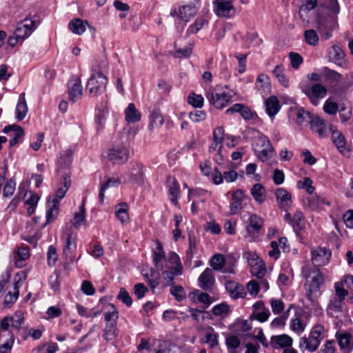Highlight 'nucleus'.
<instances>
[{"label": "nucleus", "instance_id": "nucleus-27", "mask_svg": "<svg viewBox=\"0 0 353 353\" xmlns=\"http://www.w3.org/2000/svg\"><path fill=\"white\" fill-rule=\"evenodd\" d=\"M48 210L46 212V223L54 221L59 214V201L57 198H49L47 202Z\"/></svg>", "mask_w": 353, "mask_h": 353}, {"label": "nucleus", "instance_id": "nucleus-3", "mask_svg": "<svg viewBox=\"0 0 353 353\" xmlns=\"http://www.w3.org/2000/svg\"><path fill=\"white\" fill-rule=\"evenodd\" d=\"M63 243V254L65 260L72 263L74 260V251L77 248V234L74 233L71 226L66 227L61 236Z\"/></svg>", "mask_w": 353, "mask_h": 353}, {"label": "nucleus", "instance_id": "nucleus-10", "mask_svg": "<svg viewBox=\"0 0 353 353\" xmlns=\"http://www.w3.org/2000/svg\"><path fill=\"white\" fill-rule=\"evenodd\" d=\"M222 168H214L212 174V180L214 184L220 185L225 181L227 183L234 182L239 176V174L233 170H230L228 171H223Z\"/></svg>", "mask_w": 353, "mask_h": 353}, {"label": "nucleus", "instance_id": "nucleus-61", "mask_svg": "<svg viewBox=\"0 0 353 353\" xmlns=\"http://www.w3.org/2000/svg\"><path fill=\"white\" fill-rule=\"evenodd\" d=\"M112 310L105 312L104 314V319L106 322V325L114 323L117 324L118 319V312L113 305H111Z\"/></svg>", "mask_w": 353, "mask_h": 353}, {"label": "nucleus", "instance_id": "nucleus-52", "mask_svg": "<svg viewBox=\"0 0 353 353\" xmlns=\"http://www.w3.org/2000/svg\"><path fill=\"white\" fill-rule=\"evenodd\" d=\"M256 86L264 92H269L271 88L269 77L265 74H259L256 79Z\"/></svg>", "mask_w": 353, "mask_h": 353}, {"label": "nucleus", "instance_id": "nucleus-55", "mask_svg": "<svg viewBox=\"0 0 353 353\" xmlns=\"http://www.w3.org/2000/svg\"><path fill=\"white\" fill-rule=\"evenodd\" d=\"M11 317V327L19 330L24 323V316L21 311H16Z\"/></svg>", "mask_w": 353, "mask_h": 353}, {"label": "nucleus", "instance_id": "nucleus-42", "mask_svg": "<svg viewBox=\"0 0 353 353\" xmlns=\"http://www.w3.org/2000/svg\"><path fill=\"white\" fill-rule=\"evenodd\" d=\"M168 261L170 263L175 265V267H168V268L170 270H175L176 275H181L183 274V266L179 255L174 252H170L168 256Z\"/></svg>", "mask_w": 353, "mask_h": 353}, {"label": "nucleus", "instance_id": "nucleus-35", "mask_svg": "<svg viewBox=\"0 0 353 353\" xmlns=\"http://www.w3.org/2000/svg\"><path fill=\"white\" fill-rule=\"evenodd\" d=\"M321 74L325 81L330 83H337L340 82L342 79V76L340 73L327 67H323L321 69Z\"/></svg>", "mask_w": 353, "mask_h": 353}, {"label": "nucleus", "instance_id": "nucleus-26", "mask_svg": "<svg viewBox=\"0 0 353 353\" xmlns=\"http://www.w3.org/2000/svg\"><path fill=\"white\" fill-rule=\"evenodd\" d=\"M265 112L268 116L273 119L279 112L281 105L278 98L272 95L265 101Z\"/></svg>", "mask_w": 353, "mask_h": 353}, {"label": "nucleus", "instance_id": "nucleus-2", "mask_svg": "<svg viewBox=\"0 0 353 353\" xmlns=\"http://www.w3.org/2000/svg\"><path fill=\"white\" fill-rule=\"evenodd\" d=\"M299 88L314 106H317L327 94V88L321 83L303 82L299 84Z\"/></svg>", "mask_w": 353, "mask_h": 353}, {"label": "nucleus", "instance_id": "nucleus-25", "mask_svg": "<svg viewBox=\"0 0 353 353\" xmlns=\"http://www.w3.org/2000/svg\"><path fill=\"white\" fill-rule=\"evenodd\" d=\"M310 128L314 130L320 138H324L327 136V129L325 125L324 120L317 115H314L310 121Z\"/></svg>", "mask_w": 353, "mask_h": 353}, {"label": "nucleus", "instance_id": "nucleus-21", "mask_svg": "<svg viewBox=\"0 0 353 353\" xmlns=\"http://www.w3.org/2000/svg\"><path fill=\"white\" fill-rule=\"evenodd\" d=\"M335 22L330 18H320L318 21L317 30L321 34L325 39H328L332 37V31L334 28Z\"/></svg>", "mask_w": 353, "mask_h": 353}, {"label": "nucleus", "instance_id": "nucleus-46", "mask_svg": "<svg viewBox=\"0 0 353 353\" xmlns=\"http://www.w3.org/2000/svg\"><path fill=\"white\" fill-rule=\"evenodd\" d=\"M292 226L296 233L304 228L305 217L301 211L298 210L294 212Z\"/></svg>", "mask_w": 353, "mask_h": 353}, {"label": "nucleus", "instance_id": "nucleus-47", "mask_svg": "<svg viewBox=\"0 0 353 353\" xmlns=\"http://www.w3.org/2000/svg\"><path fill=\"white\" fill-rule=\"evenodd\" d=\"M174 48L175 50L172 54L175 58H187L190 57L192 53V46L190 43L184 48H180L178 47L177 43L175 42L174 44Z\"/></svg>", "mask_w": 353, "mask_h": 353}, {"label": "nucleus", "instance_id": "nucleus-41", "mask_svg": "<svg viewBox=\"0 0 353 353\" xmlns=\"http://www.w3.org/2000/svg\"><path fill=\"white\" fill-rule=\"evenodd\" d=\"M128 210V205L126 203L124 202L119 203L116 207V216L121 222L122 224L126 223L129 221Z\"/></svg>", "mask_w": 353, "mask_h": 353}, {"label": "nucleus", "instance_id": "nucleus-9", "mask_svg": "<svg viewBox=\"0 0 353 353\" xmlns=\"http://www.w3.org/2000/svg\"><path fill=\"white\" fill-rule=\"evenodd\" d=\"M214 13L221 17L232 18L235 15L236 10L233 0H213Z\"/></svg>", "mask_w": 353, "mask_h": 353}, {"label": "nucleus", "instance_id": "nucleus-17", "mask_svg": "<svg viewBox=\"0 0 353 353\" xmlns=\"http://www.w3.org/2000/svg\"><path fill=\"white\" fill-rule=\"evenodd\" d=\"M130 180L138 185H142L144 181V167L139 162H132L131 168L128 172Z\"/></svg>", "mask_w": 353, "mask_h": 353}, {"label": "nucleus", "instance_id": "nucleus-16", "mask_svg": "<svg viewBox=\"0 0 353 353\" xmlns=\"http://www.w3.org/2000/svg\"><path fill=\"white\" fill-rule=\"evenodd\" d=\"M169 197L171 203L176 205L180 196V185L176 179L172 176H168L166 181Z\"/></svg>", "mask_w": 353, "mask_h": 353}, {"label": "nucleus", "instance_id": "nucleus-23", "mask_svg": "<svg viewBox=\"0 0 353 353\" xmlns=\"http://www.w3.org/2000/svg\"><path fill=\"white\" fill-rule=\"evenodd\" d=\"M260 141L262 143L263 148L261 151H259L257 156L261 161L265 162L272 158L274 154V151L270 140L266 137H261Z\"/></svg>", "mask_w": 353, "mask_h": 353}, {"label": "nucleus", "instance_id": "nucleus-29", "mask_svg": "<svg viewBox=\"0 0 353 353\" xmlns=\"http://www.w3.org/2000/svg\"><path fill=\"white\" fill-rule=\"evenodd\" d=\"M343 300L334 297L327 307V312L329 316L334 318H339V314L342 312Z\"/></svg>", "mask_w": 353, "mask_h": 353}, {"label": "nucleus", "instance_id": "nucleus-50", "mask_svg": "<svg viewBox=\"0 0 353 353\" xmlns=\"http://www.w3.org/2000/svg\"><path fill=\"white\" fill-rule=\"evenodd\" d=\"M266 267L262 261L256 262L251 265L250 272L259 279L263 278L266 273Z\"/></svg>", "mask_w": 353, "mask_h": 353}, {"label": "nucleus", "instance_id": "nucleus-28", "mask_svg": "<svg viewBox=\"0 0 353 353\" xmlns=\"http://www.w3.org/2000/svg\"><path fill=\"white\" fill-rule=\"evenodd\" d=\"M263 225V219L255 214H252L248 219L247 232L250 234H257L262 228Z\"/></svg>", "mask_w": 353, "mask_h": 353}, {"label": "nucleus", "instance_id": "nucleus-11", "mask_svg": "<svg viewBox=\"0 0 353 353\" xmlns=\"http://www.w3.org/2000/svg\"><path fill=\"white\" fill-rule=\"evenodd\" d=\"M27 277L26 274L24 272H21V276L17 274L15 276V281L14 284V292H9L5 296L3 301V307L6 308H10L14 303L17 300L19 296V288L22 285L23 281L26 280Z\"/></svg>", "mask_w": 353, "mask_h": 353}, {"label": "nucleus", "instance_id": "nucleus-13", "mask_svg": "<svg viewBox=\"0 0 353 353\" xmlns=\"http://www.w3.org/2000/svg\"><path fill=\"white\" fill-rule=\"evenodd\" d=\"M330 130H332V141L338 151L343 156L348 155L350 150L347 146L345 135L342 132L338 130H332V128H330Z\"/></svg>", "mask_w": 353, "mask_h": 353}, {"label": "nucleus", "instance_id": "nucleus-6", "mask_svg": "<svg viewBox=\"0 0 353 353\" xmlns=\"http://www.w3.org/2000/svg\"><path fill=\"white\" fill-rule=\"evenodd\" d=\"M197 12V9L195 6H183L179 8L178 10H172L170 12L171 16L176 17L180 21L176 23L177 30L181 33L183 31L186 23L194 17Z\"/></svg>", "mask_w": 353, "mask_h": 353}, {"label": "nucleus", "instance_id": "nucleus-15", "mask_svg": "<svg viewBox=\"0 0 353 353\" xmlns=\"http://www.w3.org/2000/svg\"><path fill=\"white\" fill-rule=\"evenodd\" d=\"M199 287L205 291H210L215 284L214 274L212 269L206 268L198 279Z\"/></svg>", "mask_w": 353, "mask_h": 353}, {"label": "nucleus", "instance_id": "nucleus-33", "mask_svg": "<svg viewBox=\"0 0 353 353\" xmlns=\"http://www.w3.org/2000/svg\"><path fill=\"white\" fill-rule=\"evenodd\" d=\"M28 112V105L25 99V93H21L19 97L18 103L16 106V119L22 121Z\"/></svg>", "mask_w": 353, "mask_h": 353}, {"label": "nucleus", "instance_id": "nucleus-32", "mask_svg": "<svg viewBox=\"0 0 353 353\" xmlns=\"http://www.w3.org/2000/svg\"><path fill=\"white\" fill-rule=\"evenodd\" d=\"M141 113L136 108L135 105L133 103L128 104L127 108L125 110V119L126 122L136 123L141 119Z\"/></svg>", "mask_w": 353, "mask_h": 353}, {"label": "nucleus", "instance_id": "nucleus-51", "mask_svg": "<svg viewBox=\"0 0 353 353\" xmlns=\"http://www.w3.org/2000/svg\"><path fill=\"white\" fill-rule=\"evenodd\" d=\"M284 72V68L281 65H277L273 70V74L282 85L288 87L289 81L285 75Z\"/></svg>", "mask_w": 353, "mask_h": 353}, {"label": "nucleus", "instance_id": "nucleus-53", "mask_svg": "<svg viewBox=\"0 0 353 353\" xmlns=\"http://www.w3.org/2000/svg\"><path fill=\"white\" fill-rule=\"evenodd\" d=\"M164 119L161 112L157 110H154L150 116V129L152 130L154 128L162 125Z\"/></svg>", "mask_w": 353, "mask_h": 353}, {"label": "nucleus", "instance_id": "nucleus-48", "mask_svg": "<svg viewBox=\"0 0 353 353\" xmlns=\"http://www.w3.org/2000/svg\"><path fill=\"white\" fill-rule=\"evenodd\" d=\"M98 111L99 112L96 114L95 121L97 125L102 128L103 126L106 115L108 112L107 101L102 102L100 106H98Z\"/></svg>", "mask_w": 353, "mask_h": 353}, {"label": "nucleus", "instance_id": "nucleus-54", "mask_svg": "<svg viewBox=\"0 0 353 353\" xmlns=\"http://www.w3.org/2000/svg\"><path fill=\"white\" fill-rule=\"evenodd\" d=\"M305 42L310 46H316L319 43V36L315 30H307L304 32Z\"/></svg>", "mask_w": 353, "mask_h": 353}, {"label": "nucleus", "instance_id": "nucleus-38", "mask_svg": "<svg viewBox=\"0 0 353 353\" xmlns=\"http://www.w3.org/2000/svg\"><path fill=\"white\" fill-rule=\"evenodd\" d=\"M84 202L85 201L83 200L82 204L79 207V211L74 214L73 219L71 221L72 224L76 229H79L81 225L85 224V208Z\"/></svg>", "mask_w": 353, "mask_h": 353}, {"label": "nucleus", "instance_id": "nucleus-24", "mask_svg": "<svg viewBox=\"0 0 353 353\" xmlns=\"http://www.w3.org/2000/svg\"><path fill=\"white\" fill-rule=\"evenodd\" d=\"M156 248L152 251V259L155 267L159 270H163L162 261L165 259V253L163 245L159 240L155 241Z\"/></svg>", "mask_w": 353, "mask_h": 353}, {"label": "nucleus", "instance_id": "nucleus-63", "mask_svg": "<svg viewBox=\"0 0 353 353\" xmlns=\"http://www.w3.org/2000/svg\"><path fill=\"white\" fill-rule=\"evenodd\" d=\"M47 257L48 265L54 266L58 259V254L56 248L53 245L48 248Z\"/></svg>", "mask_w": 353, "mask_h": 353}, {"label": "nucleus", "instance_id": "nucleus-8", "mask_svg": "<svg viewBox=\"0 0 353 353\" xmlns=\"http://www.w3.org/2000/svg\"><path fill=\"white\" fill-rule=\"evenodd\" d=\"M108 158L114 164H123L129 159V151L123 144L114 145L109 149Z\"/></svg>", "mask_w": 353, "mask_h": 353}, {"label": "nucleus", "instance_id": "nucleus-5", "mask_svg": "<svg viewBox=\"0 0 353 353\" xmlns=\"http://www.w3.org/2000/svg\"><path fill=\"white\" fill-rule=\"evenodd\" d=\"M108 82V80L105 75L101 72H96L88 79L86 90L91 95L97 97L105 90Z\"/></svg>", "mask_w": 353, "mask_h": 353}, {"label": "nucleus", "instance_id": "nucleus-45", "mask_svg": "<svg viewBox=\"0 0 353 353\" xmlns=\"http://www.w3.org/2000/svg\"><path fill=\"white\" fill-rule=\"evenodd\" d=\"M118 336V330L117 324L112 323L106 325L104 330L103 337L107 341H114Z\"/></svg>", "mask_w": 353, "mask_h": 353}, {"label": "nucleus", "instance_id": "nucleus-22", "mask_svg": "<svg viewBox=\"0 0 353 353\" xmlns=\"http://www.w3.org/2000/svg\"><path fill=\"white\" fill-rule=\"evenodd\" d=\"M276 201L281 209L288 211L292 204V196L289 192L283 188H278L275 191Z\"/></svg>", "mask_w": 353, "mask_h": 353}, {"label": "nucleus", "instance_id": "nucleus-18", "mask_svg": "<svg viewBox=\"0 0 353 353\" xmlns=\"http://www.w3.org/2000/svg\"><path fill=\"white\" fill-rule=\"evenodd\" d=\"M68 92L69 100L72 103H74L77 99H80L83 94L82 85L80 79H71L68 83Z\"/></svg>", "mask_w": 353, "mask_h": 353}, {"label": "nucleus", "instance_id": "nucleus-20", "mask_svg": "<svg viewBox=\"0 0 353 353\" xmlns=\"http://www.w3.org/2000/svg\"><path fill=\"white\" fill-rule=\"evenodd\" d=\"M225 287L226 291L234 299L243 298L246 295L243 285L236 281H227L225 282Z\"/></svg>", "mask_w": 353, "mask_h": 353}, {"label": "nucleus", "instance_id": "nucleus-59", "mask_svg": "<svg viewBox=\"0 0 353 353\" xmlns=\"http://www.w3.org/2000/svg\"><path fill=\"white\" fill-rule=\"evenodd\" d=\"M296 115V123L299 125H302L307 119H309L310 121L311 118L314 117V115H312L310 112L306 111L303 108L297 110Z\"/></svg>", "mask_w": 353, "mask_h": 353}, {"label": "nucleus", "instance_id": "nucleus-40", "mask_svg": "<svg viewBox=\"0 0 353 353\" xmlns=\"http://www.w3.org/2000/svg\"><path fill=\"white\" fill-rule=\"evenodd\" d=\"M218 338L219 334L214 331L213 327L210 326L207 328V332L203 342L207 343L210 347L214 348L219 345Z\"/></svg>", "mask_w": 353, "mask_h": 353}, {"label": "nucleus", "instance_id": "nucleus-56", "mask_svg": "<svg viewBox=\"0 0 353 353\" xmlns=\"http://www.w3.org/2000/svg\"><path fill=\"white\" fill-rule=\"evenodd\" d=\"M297 187L299 189H304L305 191L312 194L314 192V187L312 185V180L310 177H305L303 181L297 182Z\"/></svg>", "mask_w": 353, "mask_h": 353}, {"label": "nucleus", "instance_id": "nucleus-30", "mask_svg": "<svg viewBox=\"0 0 353 353\" xmlns=\"http://www.w3.org/2000/svg\"><path fill=\"white\" fill-rule=\"evenodd\" d=\"M121 183L120 179L119 178H110L105 177V180L101 183L99 192V199L101 203L103 202L105 197V191L110 188L114 186H118Z\"/></svg>", "mask_w": 353, "mask_h": 353}, {"label": "nucleus", "instance_id": "nucleus-60", "mask_svg": "<svg viewBox=\"0 0 353 353\" xmlns=\"http://www.w3.org/2000/svg\"><path fill=\"white\" fill-rule=\"evenodd\" d=\"M230 312V307L225 303L214 305L212 309V312L214 316H219L223 314H227Z\"/></svg>", "mask_w": 353, "mask_h": 353}, {"label": "nucleus", "instance_id": "nucleus-64", "mask_svg": "<svg viewBox=\"0 0 353 353\" xmlns=\"http://www.w3.org/2000/svg\"><path fill=\"white\" fill-rule=\"evenodd\" d=\"M16 183L13 179H10L8 181L3 187V195L5 197L10 196L13 194L15 190Z\"/></svg>", "mask_w": 353, "mask_h": 353}, {"label": "nucleus", "instance_id": "nucleus-4", "mask_svg": "<svg viewBox=\"0 0 353 353\" xmlns=\"http://www.w3.org/2000/svg\"><path fill=\"white\" fill-rule=\"evenodd\" d=\"M325 328L323 325H315L311 330L308 338L302 337L300 339L299 347L301 349L314 352L317 350L321 340L323 339Z\"/></svg>", "mask_w": 353, "mask_h": 353}, {"label": "nucleus", "instance_id": "nucleus-57", "mask_svg": "<svg viewBox=\"0 0 353 353\" xmlns=\"http://www.w3.org/2000/svg\"><path fill=\"white\" fill-rule=\"evenodd\" d=\"M204 99L201 94L191 93L188 97V103L196 108H201L203 105Z\"/></svg>", "mask_w": 353, "mask_h": 353}, {"label": "nucleus", "instance_id": "nucleus-7", "mask_svg": "<svg viewBox=\"0 0 353 353\" xmlns=\"http://www.w3.org/2000/svg\"><path fill=\"white\" fill-rule=\"evenodd\" d=\"M205 96L209 103L218 109L225 108L232 99V95L225 92H217L216 89H210Z\"/></svg>", "mask_w": 353, "mask_h": 353}, {"label": "nucleus", "instance_id": "nucleus-31", "mask_svg": "<svg viewBox=\"0 0 353 353\" xmlns=\"http://www.w3.org/2000/svg\"><path fill=\"white\" fill-rule=\"evenodd\" d=\"M271 343L274 348L289 347L292 346V339L286 334L272 336Z\"/></svg>", "mask_w": 353, "mask_h": 353}, {"label": "nucleus", "instance_id": "nucleus-43", "mask_svg": "<svg viewBox=\"0 0 353 353\" xmlns=\"http://www.w3.org/2000/svg\"><path fill=\"white\" fill-rule=\"evenodd\" d=\"M338 343L341 349L352 350L353 347V336L347 332L341 333L338 337Z\"/></svg>", "mask_w": 353, "mask_h": 353}, {"label": "nucleus", "instance_id": "nucleus-44", "mask_svg": "<svg viewBox=\"0 0 353 353\" xmlns=\"http://www.w3.org/2000/svg\"><path fill=\"white\" fill-rule=\"evenodd\" d=\"M210 265L212 270L221 271L225 265V259L222 254H216L212 256Z\"/></svg>", "mask_w": 353, "mask_h": 353}, {"label": "nucleus", "instance_id": "nucleus-12", "mask_svg": "<svg viewBox=\"0 0 353 353\" xmlns=\"http://www.w3.org/2000/svg\"><path fill=\"white\" fill-rule=\"evenodd\" d=\"M312 262L314 264L313 268L323 266L327 265L331 257V252L324 248L318 247L311 251Z\"/></svg>", "mask_w": 353, "mask_h": 353}, {"label": "nucleus", "instance_id": "nucleus-37", "mask_svg": "<svg viewBox=\"0 0 353 353\" xmlns=\"http://www.w3.org/2000/svg\"><path fill=\"white\" fill-rule=\"evenodd\" d=\"M143 276L152 290L159 286L161 276L160 274L154 270L150 269L148 272L143 273Z\"/></svg>", "mask_w": 353, "mask_h": 353}, {"label": "nucleus", "instance_id": "nucleus-14", "mask_svg": "<svg viewBox=\"0 0 353 353\" xmlns=\"http://www.w3.org/2000/svg\"><path fill=\"white\" fill-rule=\"evenodd\" d=\"M34 28V21L30 19H25L17 24L14 33L22 41L32 34Z\"/></svg>", "mask_w": 353, "mask_h": 353}, {"label": "nucleus", "instance_id": "nucleus-1", "mask_svg": "<svg viewBox=\"0 0 353 353\" xmlns=\"http://www.w3.org/2000/svg\"><path fill=\"white\" fill-rule=\"evenodd\" d=\"M302 272L306 279V296L310 301H314L321 294V288L324 285V277L317 268L305 266Z\"/></svg>", "mask_w": 353, "mask_h": 353}, {"label": "nucleus", "instance_id": "nucleus-39", "mask_svg": "<svg viewBox=\"0 0 353 353\" xmlns=\"http://www.w3.org/2000/svg\"><path fill=\"white\" fill-rule=\"evenodd\" d=\"M88 23L85 21H83L80 19H74L72 20L68 24V28L74 34H83Z\"/></svg>", "mask_w": 353, "mask_h": 353}, {"label": "nucleus", "instance_id": "nucleus-36", "mask_svg": "<svg viewBox=\"0 0 353 353\" xmlns=\"http://www.w3.org/2000/svg\"><path fill=\"white\" fill-rule=\"evenodd\" d=\"M63 186L60 187L58 188V190L56 192V194L52 197V198H57V200L63 199L68 190L69 189L71 181H70V172H63Z\"/></svg>", "mask_w": 353, "mask_h": 353}, {"label": "nucleus", "instance_id": "nucleus-49", "mask_svg": "<svg viewBox=\"0 0 353 353\" xmlns=\"http://www.w3.org/2000/svg\"><path fill=\"white\" fill-rule=\"evenodd\" d=\"M208 20L203 17H198L194 23L192 24L186 32L187 36L191 34H196L201 30L205 25L208 24Z\"/></svg>", "mask_w": 353, "mask_h": 353}, {"label": "nucleus", "instance_id": "nucleus-19", "mask_svg": "<svg viewBox=\"0 0 353 353\" xmlns=\"http://www.w3.org/2000/svg\"><path fill=\"white\" fill-rule=\"evenodd\" d=\"M245 197V192L241 189H238L233 192L230 204V214H235L243 208Z\"/></svg>", "mask_w": 353, "mask_h": 353}, {"label": "nucleus", "instance_id": "nucleus-62", "mask_svg": "<svg viewBox=\"0 0 353 353\" xmlns=\"http://www.w3.org/2000/svg\"><path fill=\"white\" fill-rule=\"evenodd\" d=\"M72 159L70 154H65L60 157L58 161V173H61V170L65 168H68L71 164Z\"/></svg>", "mask_w": 353, "mask_h": 353}, {"label": "nucleus", "instance_id": "nucleus-58", "mask_svg": "<svg viewBox=\"0 0 353 353\" xmlns=\"http://www.w3.org/2000/svg\"><path fill=\"white\" fill-rule=\"evenodd\" d=\"M170 292L178 301H182L185 299V293L181 285L172 286Z\"/></svg>", "mask_w": 353, "mask_h": 353}, {"label": "nucleus", "instance_id": "nucleus-34", "mask_svg": "<svg viewBox=\"0 0 353 353\" xmlns=\"http://www.w3.org/2000/svg\"><path fill=\"white\" fill-rule=\"evenodd\" d=\"M250 194L258 203H263L266 196L265 187L261 183L254 184L250 190Z\"/></svg>", "mask_w": 353, "mask_h": 353}]
</instances>
